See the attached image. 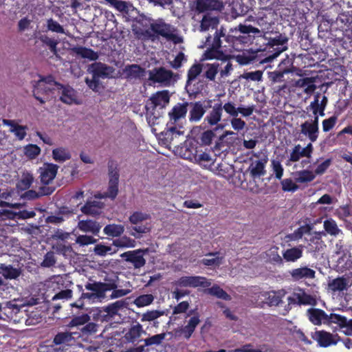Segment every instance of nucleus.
I'll list each match as a JSON object with an SVG mask.
<instances>
[{
	"label": "nucleus",
	"instance_id": "nucleus-1",
	"mask_svg": "<svg viewBox=\"0 0 352 352\" xmlns=\"http://www.w3.org/2000/svg\"><path fill=\"white\" fill-rule=\"evenodd\" d=\"M170 97L169 91L163 90L153 94L146 100V115L150 125L155 124L157 120L162 116V110L168 104Z\"/></svg>",
	"mask_w": 352,
	"mask_h": 352
},
{
	"label": "nucleus",
	"instance_id": "nucleus-2",
	"mask_svg": "<svg viewBox=\"0 0 352 352\" xmlns=\"http://www.w3.org/2000/svg\"><path fill=\"white\" fill-rule=\"evenodd\" d=\"M39 79L32 83V95L41 104H45L55 98L58 82L52 75H38Z\"/></svg>",
	"mask_w": 352,
	"mask_h": 352
},
{
	"label": "nucleus",
	"instance_id": "nucleus-3",
	"mask_svg": "<svg viewBox=\"0 0 352 352\" xmlns=\"http://www.w3.org/2000/svg\"><path fill=\"white\" fill-rule=\"evenodd\" d=\"M118 287L115 282L103 283L89 280L85 285L87 292H82L80 298L87 299L92 302H101L106 298V292Z\"/></svg>",
	"mask_w": 352,
	"mask_h": 352
},
{
	"label": "nucleus",
	"instance_id": "nucleus-4",
	"mask_svg": "<svg viewBox=\"0 0 352 352\" xmlns=\"http://www.w3.org/2000/svg\"><path fill=\"white\" fill-rule=\"evenodd\" d=\"M115 69L101 62H95L91 64L87 72L92 75V78H86L85 81L89 89L95 92L100 89V78H109L111 77Z\"/></svg>",
	"mask_w": 352,
	"mask_h": 352
},
{
	"label": "nucleus",
	"instance_id": "nucleus-5",
	"mask_svg": "<svg viewBox=\"0 0 352 352\" xmlns=\"http://www.w3.org/2000/svg\"><path fill=\"white\" fill-rule=\"evenodd\" d=\"M151 219V215L146 212L135 211L131 213L129 217V221L131 224V226L128 228L130 230V235L135 239H140L143 234L150 232L151 226L148 221Z\"/></svg>",
	"mask_w": 352,
	"mask_h": 352
},
{
	"label": "nucleus",
	"instance_id": "nucleus-6",
	"mask_svg": "<svg viewBox=\"0 0 352 352\" xmlns=\"http://www.w3.org/2000/svg\"><path fill=\"white\" fill-rule=\"evenodd\" d=\"M232 32L231 43L233 44H252L256 37L262 36V32L251 25L240 23Z\"/></svg>",
	"mask_w": 352,
	"mask_h": 352
},
{
	"label": "nucleus",
	"instance_id": "nucleus-7",
	"mask_svg": "<svg viewBox=\"0 0 352 352\" xmlns=\"http://www.w3.org/2000/svg\"><path fill=\"white\" fill-rule=\"evenodd\" d=\"M205 52L204 56L206 59H216L214 63L217 65V74L219 73V78L228 77L233 70V65L230 61L231 56L223 52Z\"/></svg>",
	"mask_w": 352,
	"mask_h": 352
},
{
	"label": "nucleus",
	"instance_id": "nucleus-8",
	"mask_svg": "<svg viewBox=\"0 0 352 352\" xmlns=\"http://www.w3.org/2000/svg\"><path fill=\"white\" fill-rule=\"evenodd\" d=\"M212 100H203L188 102V120L190 122H197L201 120L206 111L211 108Z\"/></svg>",
	"mask_w": 352,
	"mask_h": 352
},
{
	"label": "nucleus",
	"instance_id": "nucleus-9",
	"mask_svg": "<svg viewBox=\"0 0 352 352\" xmlns=\"http://www.w3.org/2000/svg\"><path fill=\"white\" fill-rule=\"evenodd\" d=\"M150 28L155 34L156 38L161 36L168 40L175 38V28L170 24L165 23L164 19H151Z\"/></svg>",
	"mask_w": 352,
	"mask_h": 352
},
{
	"label": "nucleus",
	"instance_id": "nucleus-10",
	"mask_svg": "<svg viewBox=\"0 0 352 352\" xmlns=\"http://www.w3.org/2000/svg\"><path fill=\"white\" fill-rule=\"evenodd\" d=\"M108 177H109V196L111 199H114L118 193L119 184V168L117 162L109 160L107 164Z\"/></svg>",
	"mask_w": 352,
	"mask_h": 352
},
{
	"label": "nucleus",
	"instance_id": "nucleus-11",
	"mask_svg": "<svg viewBox=\"0 0 352 352\" xmlns=\"http://www.w3.org/2000/svg\"><path fill=\"white\" fill-rule=\"evenodd\" d=\"M146 74V69L138 64L127 65L122 72L123 78L133 84L140 82L144 79Z\"/></svg>",
	"mask_w": 352,
	"mask_h": 352
},
{
	"label": "nucleus",
	"instance_id": "nucleus-12",
	"mask_svg": "<svg viewBox=\"0 0 352 352\" xmlns=\"http://www.w3.org/2000/svg\"><path fill=\"white\" fill-rule=\"evenodd\" d=\"M174 73L163 67H156L149 71V80L161 83L165 86H169L172 83Z\"/></svg>",
	"mask_w": 352,
	"mask_h": 352
},
{
	"label": "nucleus",
	"instance_id": "nucleus-13",
	"mask_svg": "<svg viewBox=\"0 0 352 352\" xmlns=\"http://www.w3.org/2000/svg\"><path fill=\"white\" fill-rule=\"evenodd\" d=\"M56 90L60 91V100L67 104H79L77 91L70 85H65L58 82Z\"/></svg>",
	"mask_w": 352,
	"mask_h": 352
},
{
	"label": "nucleus",
	"instance_id": "nucleus-14",
	"mask_svg": "<svg viewBox=\"0 0 352 352\" xmlns=\"http://www.w3.org/2000/svg\"><path fill=\"white\" fill-rule=\"evenodd\" d=\"M319 118L314 116V119L307 120L300 124V132L307 136L311 142L317 140L319 133Z\"/></svg>",
	"mask_w": 352,
	"mask_h": 352
},
{
	"label": "nucleus",
	"instance_id": "nucleus-15",
	"mask_svg": "<svg viewBox=\"0 0 352 352\" xmlns=\"http://www.w3.org/2000/svg\"><path fill=\"white\" fill-rule=\"evenodd\" d=\"M223 30V28L219 30H217L213 38H212L211 36H208L206 38V45L209 46V47L206 52H221L219 50L222 44L221 38H223L228 43H231V36L226 35ZM213 54H214V53Z\"/></svg>",
	"mask_w": 352,
	"mask_h": 352
},
{
	"label": "nucleus",
	"instance_id": "nucleus-16",
	"mask_svg": "<svg viewBox=\"0 0 352 352\" xmlns=\"http://www.w3.org/2000/svg\"><path fill=\"white\" fill-rule=\"evenodd\" d=\"M200 316L196 314L187 321L185 326L178 327L174 330L175 336H183L186 340H189L192 336L197 327L201 322Z\"/></svg>",
	"mask_w": 352,
	"mask_h": 352
},
{
	"label": "nucleus",
	"instance_id": "nucleus-17",
	"mask_svg": "<svg viewBox=\"0 0 352 352\" xmlns=\"http://www.w3.org/2000/svg\"><path fill=\"white\" fill-rule=\"evenodd\" d=\"M148 252V249H139L124 252L120 256L124 258L126 262L132 263L135 268H140L146 263L144 254Z\"/></svg>",
	"mask_w": 352,
	"mask_h": 352
},
{
	"label": "nucleus",
	"instance_id": "nucleus-18",
	"mask_svg": "<svg viewBox=\"0 0 352 352\" xmlns=\"http://www.w3.org/2000/svg\"><path fill=\"white\" fill-rule=\"evenodd\" d=\"M175 285L180 287H208L210 283L207 281V279L203 276H182L175 281Z\"/></svg>",
	"mask_w": 352,
	"mask_h": 352
},
{
	"label": "nucleus",
	"instance_id": "nucleus-19",
	"mask_svg": "<svg viewBox=\"0 0 352 352\" xmlns=\"http://www.w3.org/2000/svg\"><path fill=\"white\" fill-rule=\"evenodd\" d=\"M58 169V166L52 163H44L38 169L41 182L44 185H48L55 178Z\"/></svg>",
	"mask_w": 352,
	"mask_h": 352
},
{
	"label": "nucleus",
	"instance_id": "nucleus-20",
	"mask_svg": "<svg viewBox=\"0 0 352 352\" xmlns=\"http://www.w3.org/2000/svg\"><path fill=\"white\" fill-rule=\"evenodd\" d=\"M14 301L16 300L8 301L3 305L0 303V320H6L8 318H12L20 312L21 308L24 305L19 306L14 303Z\"/></svg>",
	"mask_w": 352,
	"mask_h": 352
},
{
	"label": "nucleus",
	"instance_id": "nucleus-21",
	"mask_svg": "<svg viewBox=\"0 0 352 352\" xmlns=\"http://www.w3.org/2000/svg\"><path fill=\"white\" fill-rule=\"evenodd\" d=\"M223 4L217 0H197L195 2V12L204 13L212 10H220Z\"/></svg>",
	"mask_w": 352,
	"mask_h": 352
},
{
	"label": "nucleus",
	"instance_id": "nucleus-22",
	"mask_svg": "<svg viewBox=\"0 0 352 352\" xmlns=\"http://www.w3.org/2000/svg\"><path fill=\"white\" fill-rule=\"evenodd\" d=\"M312 338L316 340L321 347H328L337 344V340L333 334L324 330L316 331L312 334Z\"/></svg>",
	"mask_w": 352,
	"mask_h": 352
},
{
	"label": "nucleus",
	"instance_id": "nucleus-23",
	"mask_svg": "<svg viewBox=\"0 0 352 352\" xmlns=\"http://www.w3.org/2000/svg\"><path fill=\"white\" fill-rule=\"evenodd\" d=\"M77 228L83 232H89L93 235L98 236L102 225L95 220L87 219L80 220L78 222Z\"/></svg>",
	"mask_w": 352,
	"mask_h": 352
},
{
	"label": "nucleus",
	"instance_id": "nucleus-24",
	"mask_svg": "<svg viewBox=\"0 0 352 352\" xmlns=\"http://www.w3.org/2000/svg\"><path fill=\"white\" fill-rule=\"evenodd\" d=\"M328 316L324 311L318 308H309L307 311V316L314 325L327 324Z\"/></svg>",
	"mask_w": 352,
	"mask_h": 352
},
{
	"label": "nucleus",
	"instance_id": "nucleus-25",
	"mask_svg": "<svg viewBox=\"0 0 352 352\" xmlns=\"http://www.w3.org/2000/svg\"><path fill=\"white\" fill-rule=\"evenodd\" d=\"M289 274L294 281L302 279H314L316 277V272L307 266L293 269L289 272Z\"/></svg>",
	"mask_w": 352,
	"mask_h": 352
},
{
	"label": "nucleus",
	"instance_id": "nucleus-26",
	"mask_svg": "<svg viewBox=\"0 0 352 352\" xmlns=\"http://www.w3.org/2000/svg\"><path fill=\"white\" fill-rule=\"evenodd\" d=\"M320 94H317L314 96V100L312 101L307 109H311L313 111L314 116H324V110L327 104V97L323 96L322 100L319 102Z\"/></svg>",
	"mask_w": 352,
	"mask_h": 352
},
{
	"label": "nucleus",
	"instance_id": "nucleus-27",
	"mask_svg": "<svg viewBox=\"0 0 352 352\" xmlns=\"http://www.w3.org/2000/svg\"><path fill=\"white\" fill-rule=\"evenodd\" d=\"M188 102L177 103L168 113L169 120L177 123L180 119L184 118L188 111Z\"/></svg>",
	"mask_w": 352,
	"mask_h": 352
},
{
	"label": "nucleus",
	"instance_id": "nucleus-28",
	"mask_svg": "<svg viewBox=\"0 0 352 352\" xmlns=\"http://www.w3.org/2000/svg\"><path fill=\"white\" fill-rule=\"evenodd\" d=\"M267 163V157L252 161L248 168L251 177L254 179L263 176L265 174V168Z\"/></svg>",
	"mask_w": 352,
	"mask_h": 352
},
{
	"label": "nucleus",
	"instance_id": "nucleus-29",
	"mask_svg": "<svg viewBox=\"0 0 352 352\" xmlns=\"http://www.w3.org/2000/svg\"><path fill=\"white\" fill-rule=\"evenodd\" d=\"M78 332L60 331L58 332L53 338L52 343L54 345L69 346L75 342L74 336L78 335Z\"/></svg>",
	"mask_w": 352,
	"mask_h": 352
},
{
	"label": "nucleus",
	"instance_id": "nucleus-30",
	"mask_svg": "<svg viewBox=\"0 0 352 352\" xmlns=\"http://www.w3.org/2000/svg\"><path fill=\"white\" fill-rule=\"evenodd\" d=\"M104 203L100 201H87L80 208V211L86 215L96 217L101 214V210L104 208Z\"/></svg>",
	"mask_w": 352,
	"mask_h": 352
},
{
	"label": "nucleus",
	"instance_id": "nucleus-31",
	"mask_svg": "<svg viewBox=\"0 0 352 352\" xmlns=\"http://www.w3.org/2000/svg\"><path fill=\"white\" fill-rule=\"evenodd\" d=\"M212 110L209 111L204 118V122H206L210 126H214L219 123L221 120L222 108L221 103H215L213 106L211 105Z\"/></svg>",
	"mask_w": 352,
	"mask_h": 352
},
{
	"label": "nucleus",
	"instance_id": "nucleus-32",
	"mask_svg": "<svg viewBox=\"0 0 352 352\" xmlns=\"http://www.w3.org/2000/svg\"><path fill=\"white\" fill-rule=\"evenodd\" d=\"M129 302L126 299L118 300L113 303L103 307V311L107 314L110 318H113L118 315L120 311L127 308Z\"/></svg>",
	"mask_w": 352,
	"mask_h": 352
},
{
	"label": "nucleus",
	"instance_id": "nucleus-33",
	"mask_svg": "<svg viewBox=\"0 0 352 352\" xmlns=\"http://www.w3.org/2000/svg\"><path fill=\"white\" fill-rule=\"evenodd\" d=\"M304 246L302 245L287 249L283 252V258L287 262H295L302 256Z\"/></svg>",
	"mask_w": 352,
	"mask_h": 352
},
{
	"label": "nucleus",
	"instance_id": "nucleus-34",
	"mask_svg": "<svg viewBox=\"0 0 352 352\" xmlns=\"http://www.w3.org/2000/svg\"><path fill=\"white\" fill-rule=\"evenodd\" d=\"M70 51L82 58H87L90 60H96L98 58L97 52L85 47H74L70 49Z\"/></svg>",
	"mask_w": 352,
	"mask_h": 352
},
{
	"label": "nucleus",
	"instance_id": "nucleus-35",
	"mask_svg": "<svg viewBox=\"0 0 352 352\" xmlns=\"http://www.w3.org/2000/svg\"><path fill=\"white\" fill-rule=\"evenodd\" d=\"M203 70V65L200 63L193 64L188 71L187 80L185 86V89L189 95L191 94L188 87L191 85L193 80H195L201 73Z\"/></svg>",
	"mask_w": 352,
	"mask_h": 352
},
{
	"label": "nucleus",
	"instance_id": "nucleus-36",
	"mask_svg": "<svg viewBox=\"0 0 352 352\" xmlns=\"http://www.w3.org/2000/svg\"><path fill=\"white\" fill-rule=\"evenodd\" d=\"M0 273L6 279H16L20 276L21 270L20 268H15L11 265L1 264Z\"/></svg>",
	"mask_w": 352,
	"mask_h": 352
},
{
	"label": "nucleus",
	"instance_id": "nucleus-37",
	"mask_svg": "<svg viewBox=\"0 0 352 352\" xmlns=\"http://www.w3.org/2000/svg\"><path fill=\"white\" fill-rule=\"evenodd\" d=\"M219 23V20L218 17L212 16L209 14H206L204 15L201 21L200 30L207 31L210 28H217Z\"/></svg>",
	"mask_w": 352,
	"mask_h": 352
},
{
	"label": "nucleus",
	"instance_id": "nucleus-38",
	"mask_svg": "<svg viewBox=\"0 0 352 352\" xmlns=\"http://www.w3.org/2000/svg\"><path fill=\"white\" fill-rule=\"evenodd\" d=\"M34 182V177L30 172H23L21 178L16 184V188L20 191L28 190Z\"/></svg>",
	"mask_w": 352,
	"mask_h": 352
},
{
	"label": "nucleus",
	"instance_id": "nucleus-39",
	"mask_svg": "<svg viewBox=\"0 0 352 352\" xmlns=\"http://www.w3.org/2000/svg\"><path fill=\"white\" fill-rule=\"evenodd\" d=\"M142 333H146L143 330L142 326L138 323L129 329L124 338L128 342H134L140 337Z\"/></svg>",
	"mask_w": 352,
	"mask_h": 352
},
{
	"label": "nucleus",
	"instance_id": "nucleus-40",
	"mask_svg": "<svg viewBox=\"0 0 352 352\" xmlns=\"http://www.w3.org/2000/svg\"><path fill=\"white\" fill-rule=\"evenodd\" d=\"M104 233L109 236L119 237L124 232V227L121 224H108L103 229Z\"/></svg>",
	"mask_w": 352,
	"mask_h": 352
},
{
	"label": "nucleus",
	"instance_id": "nucleus-41",
	"mask_svg": "<svg viewBox=\"0 0 352 352\" xmlns=\"http://www.w3.org/2000/svg\"><path fill=\"white\" fill-rule=\"evenodd\" d=\"M294 178L297 183H307L313 181L315 175L309 170L296 171L293 173Z\"/></svg>",
	"mask_w": 352,
	"mask_h": 352
},
{
	"label": "nucleus",
	"instance_id": "nucleus-42",
	"mask_svg": "<svg viewBox=\"0 0 352 352\" xmlns=\"http://www.w3.org/2000/svg\"><path fill=\"white\" fill-rule=\"evenodd\" d=\"M52 157L56 162H64L71 159L72 155L67 148L58 147L53 149Z\"/></svg>",
	"mask_w": 352,
	"mask_h": 352
},
{
	"label": "nucleus",
	"instance_id": "nucleus-43",
	"mask_svg": "<svg viewBox=\"0 0 352 352\" xmlns=\"http://www.w3.org/2000/svg\"><path fill=\"white\" fill-rule=\"evenodd\" d=\"M204 70L203 76L208 81L215 82L216 76L217 74V65L213 63H207L203 65Z\"/></svg>",
	"mask_w": 352,
	"mask_h": 352
},
{
	"label": "nucleus",
	"instance_id": "nucleus-44",
	"mask_svg": "<svg viewBox=\"0 0 352 352\" xmlns=\"http://www.w3.org/2000/svg\"><path fill=\"white\" fill-rule=\"evenodd\" d=\"M329 288L333 291H343L347 289V280L344 277H338L329 283Z\"/></svg>",
	"mask_w": 352,
	"mask_h": 352
},
{
	"label": "nucleus",
	"instance_id": "nucleus-45",
	"mask_svg": "<svg viewBox=\"0 0 352 352\" xmlns=\"http://www.w3.org/2000/svg\"><path fill=\"white\" fill-rule=\"evenodd\" d=\"M166 334L172 335V332L162 333L154 335L151 337L142 340L144 341V346H151L153 345H160L165 339Z\"/></svg>",
	"mask_w": 352,
	"mask_h": 352
},
{
	"label": "nucleus",
	"instance_id": "nucleus-46",
	"mask_svg": "<svg viewBox=\"0 0 352 352\" xmlns=\"http://www.w3.org/2000/svg\"><path fill=\"white\" fill-rule=\"evenodd\" d=\"M112 244L118 248H134L136 242L134 239L124 235L114 239Z\"/></svg>",
	"mask_w": 352,
	"mask_h": 352
},
{
	"label": "nucleus",
	"instance_id": "nucleus-47",
	"mask_svg": "<svg viewBox=\"0 0 352 352\" xmlns=\"http://www.w3.org/2000/svg\"><path fill=\"white\" fill-rule=\"evenodd\" d=\"M300 303L299 305H317L316 298L310 294H307L304 289L299 288Z\"/></svg>",
	"mask_w": 352,
	"mask_h": 352
},
{
	"label": "nucleus",
	"instance_id": "nucleus-48",
	"mask_svg": "<svg viewBox=\"0 0 352 352\" xmlns=\"http://www.w3.org/2000/svg\"><path fill=\"white\" fill-rule=\"evenodd\" d=\"M219 254V252H210V253L207 254L206 256H214V257L212 258H204V259H202L201 263L204 265H206V266H214V267L219 266L222 263L223 257L219 256H218Z\"/></svg>",
	"mask_w": 352,
	"mask_h": 352
},
{
	"label": "nucleus",
	"instance_id": "nucleus-49",
	"mask_svg": "<svg viewBox=\"0 0 352 352\" xmlns=\"http://www.w3.org/2000/svg\"><path fill=\"white\" fill-rule=\"evenodd\" d=\"M313 229V225L306 224L296 229L289 237L294 241L298 240L305 234H310Z\"/></svg>",
	"mask_w": 352,
	"mask_h": 352
},
{
	"label": "nucleus",
	"instance_id": "nucleus-50",
	"mask_svg": "<svg viewBox=\"0 0 352 352\" xmlns=\"http://www.w3.org/2000/svg\"><path fill=\"white\" fill-rule=\"evenodd\" d=\"M285 294V292L283 290L278 291V292H272L268 294L267 302L270 306H278L282 302V297Z\"/></svg>",
	"mask_w": 352,
	"mask_h": 352
},
{
	"label": "nucleus",
	"instance_id": "nucleus-51",
	"mask_svg": "<svg viewBox=\"0 0 352 352\" xmlns=\"http://www.w3.org/2000/svg\"><path fill=\"white\" fill-rule=\"evenodd\" d=\"M327 325H331V324H337L340 327H345L347 319L346 317L337 314H331L328 316V319L326 321Z\"/></svg>",
	"mask_w": 352,
	"mask_h": 352
},
{
	"label": "nucleus",
	"instance_id": "nucleus-52",
	"mask_svg": "<svg viewBox=\"0 0 352 352\" xmlns=\"http://www.w3.org/2000/svg\"><path fill=\"white\" fill-rule=\"evenodd\" d=\"M306 157L307 158H310L309 155L304 151V148L301 147L300 144L296 145L289 156V161L291 162H298L300 157Z\"/></svg>",
	"mask_w": 352,
	"mask_h": 352
},
{
	"label": "nucleus",
	"instance_id": "nucleus-53",
	"mask_svg": "<svg viewBox=\"0 0 352 352\" xmlns=\"http://www.w3.org/2000/svg\"><path fill=\"white\" fill-rule=\"evenodd\" d=\"M39 39L43 44L48 46L50 50L53 53L54 55H57V45L58 44V41L57 40L50 38L47 35H41L39 37Z\"/></svg>",
	"mask_w": 352,
	"mask_h": 352
},
{
	"label": "nucleus",
	"instance_id": "nucleus-54",
	"mask_svg": "<svg viewBox=\"0 0 352 352\" xmlns=\"http://www.w3.org/2000/svg\"><path fill=\"white\" fill-rule=\"evenodd\" d=\"M90 320V316L87 314L74 317L67 324L69 327L84 326Z\"/></svg>",
	"mask_w": 352,
	"mask_h": 352
},
{
	"label": "nucleus",
	"instance_id": "nucleus-55",
	"mask_svg": "<svg viewBox=\"0 0 352 352\" xmlns=\"http://www.w3.org/2000/svg\"><path fill=\"white\" fill-rule=\"evenodd\" d=\"M324 228L327 234L332 236H337L340 232L337 223L332 219H327L324 221Z\"/></svg>",
	"mask_w": 352,
	"mask_h": 352
},
{
	"label": "nucleus",
	"instance_id": "nucleus-56",
	"mask_svg": "<svg viewBox=\"0 0 352 352\" xmlns=\"http://www.w3.org/2000/svg\"><path fill=\"white\" fill-rule=\"evenodd\" d=\"M154 300V296L152 294H143L137 297L134 300V304L142 307L151 305Z\"/></svg>",
	"mask_w": 352,
	"mask_h": 352
},
{
	"label": "nucleus",
	"instance_id": "nucleus-57",
	"mask_svg": "<svg viewBox=\"0 0 352 352\" xmlns=\"http://www.w3.org/2000/svg\"><path fill=\"white\" fill-rule=\"evenodd\" d=\"M47 29L57 34H66L63 27L52 18L47 19Z\"/></svg>",
	"mask_w": 352,
	"mask_h": 352
},
{
	"label": "nucleus",
	"instance_id": "nucleus-58",
	"mask_svg": "<svg viewBox=\"0 0 352 352\" xmlns=\"http://www.w3.org/2000/svg\"><path fill=\"white\" fill-rule=\"evenodd\" d=\"M216 129H210L204 131L200 135V144L204 146H209L215 136Z\"/></svg>",
	"mask_w": 352,
	"mask_h": 352
},
{
	"label": "nucleus",
	"instance_id": "nucleus-59",
	"mask_svg": "<svg viewBox=\"0 0 352 352\" xmlns=\"http://www.w3.org/2000/svg\"><path fill=\"white\" fill-rule=\"evenodd\" d=\"M98 327L99 325L98 324L89 321L80 330L84 336H91L98 332Z\"/></svg>",
	"mask_w": 352,
	"mask_h": 352
},
{
	"label": "nucleus",
	"instance_id": "nucleus-60",
	"mask_svg": "<svg viewBox=\"0 0 352 352\" xmlns=\"http://www.w3.org/2000/svg\"><path fill=\"white\" fill-rule=\"evenodd\" d=\"M208 294L225 300H230V296L219 286H212L208 289Z\"/></svg>",
	"mask_w": 352,
	"mask_h": 352
},
{
	"label": "nucleus",
	"instance_id": "nucleus-61",
	"mask_svg": "<svg viewBox=\"0 0 352 352\" xmlns=\"http://www.w3.org/2000/svg\"><path fill=\"white\" fill-rule=\"evenodd\" d=\"M41 153V148L36 144H28L24 148V154L30 159L36 158Z\"/></svg>",
	"mask_w": 352,
	"mask_h": 352
},
{
	"label": "nucleus",
	"instance_id": "nucleus-62",
	"mask_svg": "<svg viewBox=\"0 0 352 352\" xmlns=\"http://www.w3.org/2000/svg\"><path fill=\"white\" fill-rule=\"evenodd\" d=\"M220 103L222 111L224 110L227 114L232 118L237 117V107L233 102L228 101L223 104L222 102Z\"/></svg>",
	"mask_w": 352,
	"mask_h": 352
},
{
	"label": "nucleus",
	"instance_id": "nucleus-63",
	"mask_svg": "<svg viewBox=\"0 0 352 352\" xmlns=\"http://www.w3.org/2000/svg\"><path fill=\"white\" fill-rule=\"evenodd\" d=\"M287 41L288 38L285 34L276 33L274 37L270 38L268 44L271 47H274L275 45H283L287 43Z\"/></svg>",
	"mask_w": 352,
	"mask_h": 352
},
{
	"label": "nucleus",
	"instance_id": "nucleus-64",
	"mask_svg": "<svg viewBox=\"0 0 352 352\" xmlns=\"http://www.w3.org/2000/svg\"><path fill=\"white\" fill-rule=\"evenodd\" d=\"M98 241L96 239H94L92 236L90 235H79L76 239V243L78 244L80 246H85L90 244H94Z\"/></svg>",
	"mask_w": 352,
	"mask_h": 352
}]
</instances>
